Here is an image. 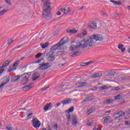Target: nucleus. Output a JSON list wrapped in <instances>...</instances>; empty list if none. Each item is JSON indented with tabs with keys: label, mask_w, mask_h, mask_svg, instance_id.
I'll return each instance as SVG.
<instances>
[{
	"label": "nucleus",
	"mask_w": 130,
	"mask_h": 130,
	"mask_svg": "<svg viewBox=\"0 0 130 130\" xmlns=\"http://www.w3.org/2000/svg\"><path fill=\"white\" fill-rule=\"evenodd\" d=\"M69 40H70V39L68 37L62 38L58 43L50 48L51 51L49 52V55L52 56L55 50H63V49H66L67 48L64 46V44H67Z\"/></svg>",
	"instance_id": "nucleus-1"
},
{
	"label": "nucleus",
	"mask_w": 130,
	"mask_h": 130,
	"mask_svg": "<svg viewBox=\"0 0 130 130\" xmlns=\"http://www.w3.org/2000/svg\"><path fill=\"white\" fill-rule=\"evenodd\" d=\"M50 2L47 0H44V6L43 7V17L45 18L46 20H50L52 18L50 13Z\"/></svg>",
	"instance_id": "nucleus-2"
},
{
	"label": "nucleus",
	"mask_w": 130,
	"mask_h": 130,
	"mask_svg": "<svg viewBox=\"0 0 130 130\" xmlns=\"http://www.w3.org/2000/svg\"><path fill=\"white\" fill-rule=\"evenodd\" d=\"M103 40V37L101 35H93L89 38L90 46H93V44L96 43L97 41H102Z\"/></svg>",
	"instance_id": "nucleus-3"
},
{
	"label": "nucleus",
	"mask_w": 130,
	"mask_h": 130,
	"mask_svg": "<svg viewBox=\"0 0 130 130\" xmlns=\"http://www.w3.org/2000/svg\"><path fill=\"white\" fill-rule=\"evenodd\" d=\"M90 38L87 39L86 41L83 40L81 42H79L77 43V45L78 47H81L82 49L86 48L88 47V45L89 47L93 46H90Z\"/></svg>",
	"instance_id": "nucleus-4"
},
{
	"label": "nucleus",
	"mask_w": 130,
	"mask_h": 130,
	"mask_svg": "<svg viewBox=\"0 0 130 130\" xmlns=\"http://www.w3.org/2000/svg\"><path fill=\"white\" fill-rule=\"evenodd\" d=\"M21 81L23 83L22 85H25L27 82H29V78H30V74L29 73H25L20 76Z\"/></svg>",
	"instance_id": "nucleus-5"
},
{
	"label": "nucleus",
	"mask_w": 130,
	"mask_h": 130,
	"mask_svg": "<svg viewBox=\"0 0 130 130\" xmlns=\"http://www.w3.org/2000/svg\"><path fill=\"white\" fill-rule=\"evenodd\" d=\"M51 66H52V63H45L41 65L38 69L42 71H45V70H47V69L50 68Z\"/></svg>",
	"instance_id": "nucleus-6"
},
{
	"label": "nucleus",
	"mask_w": 130,
	"mask_h": 130,
	"mask_svg": "<svg viewBox=\"0 0 130 130\" xmlns=\"http://www.w3.org/2000/svg\"><path fill=\"white\" fill-rule=\"evenodd\" d=\"M31 122H32L33 126L36 128H38V127H40V125H41V123H40V121L37 118L33 119Z\"/></svg>",
	"instance_id": "nucleus-7"
},
{
	"label": "nucleus",
	"mask_w": 130,
	"mask_h": 130,
	"mask_svg": "<svg viewBox=\"0 0 130 130\" xmlns=\"http://www.w3.org/2000/svg\"><path fill=\"white\" fill-rule=\"evenodd\" d=\"M71 101H72V100H66L62 101L61 102L56 104L54 106V107L55 108H57V107H58V106H59L60 104H63V105H66V104H69V103H71Z\"/></svg>",
	"instance_id": "nucleus-8"
},
{
	"label": "nucleus",
	"mask_w": 130,
	"mask_h": 130,
	"mask_svg": "<svg viewBox=\"0 0 130 130\" xmlns=\"http://www.w3.org/2000/svg\"><path fill=\"white\" fill-rule=\"evenodd\" d=\"M124 114V112H122L121 111H120L117 113H116L113 115V117L115 119L119 118L120 116H123V115Z\"/></svg>",
	"instance_id": "nucleus-9"
},
{
	"label": "nucleus",
	"mask_w": 130,
	"mask_h": 130,
	"mask_svg": "<svg viewBox=\"0 0 130 130\" xmlns=\"http://www.w3.org/2000/svg\"><path fill=\"white\" fill-rule=\"evenodd\" d=\"M40 77V74H39V73L37 72L34 73L32 77L33 82H34V81H36V80H37L38 79H39Z\"/></svg>",
	"instance_id": "nucleus-10"
},
{
	"label": "nucleus",
	"mask_w": 130,
	"mask_h": 130,
	"mask_svg": "<svg viewBox=\"0 0 130 130\" xmlns=\"http://www.w3.org/2000/svg\"><path fill=\"white\" fill-rule=\"evenodd\" d=\"M88 83L85 82H78L76 84H75V86H76L78 88H79L80 87H85V86H87Z\"/></svg>",
	"instance_id": "nucleus-11"
},
{
	"label": "nucleus",
	"mask_w": 130,
	"mask_h": 130,
	"mask_svg": "<svg viewBox=\"0 0 130 130\" xmlns=\"http://www.w3.org/2000/svg\"><path fill=\"white\" fill-rule=\"evenodd\" d=\"M51 105H52L51 103L46 104L44 107V110H45V111H47L48 109L49 110H51V109L52 108V107L51 106Z\"/></svg>",
	"instance_id": "nucleus-12"
},
{
	"label": "nucleus",
	"mask_w": 130,
	"mask_h": 130,
	"mask_svg": "<svg viewBox=\"0 0 130 130\" xmlns=\"http://www.w3.org/2000/svg\"><path fill=\"white\" fill-rule=\"evenodd\" d=\"M88 27L90 29H96L97 25L96 24V22L95 21H93L92 23L88 24Z\"/></svg>",
	"instance_id": "nucleus-13"
},
{
	"label": "nucleus",
	"mask_w": 130,
	"mask_h": 130,
	"mask_svg": "<svg viewBox=\"0 0 130 130\" xmlns=\"http://www.w3.org/2000/svg\"><path fill=\"white\" fill-rule=\"evenodd\" d=\"M78 118L76 115H73L72 116V123L74 125H77L78 123Z\"/></svg>",
	"instance_id": "nucleus-14"
},
{
	"label": "nucleus",
	"mask_w": 130,
	"mask_h": 130,
	"mask_svg": "<svg viewBox=\"0 0 130 130\" xmlns=\"http://www.w3.org/2000/svg\"><path fill=\"white\" fill-rule=\"evenodd\" d=\"M11 62V61H9V60H6L5 61L4 63L3 66H2L1 67V70H5V69H4V68H7V67H8L9 66V64H10V63Z\"/></svg>",
	"instance_id": "nucleus-15"
},
{
	"label": "nucleus",
	"mask_w": 130,
	"mask_h": 130,
	"mask_svg": "<svg viewBox=\"0 0 130 130\" xmlns=\"http://www.w3.org/2000/svg\"><path fill=\"white\" fill-rule=\"evenodd\" d=\"M33 85L32 83H31L28 85L25 86L24 87H23L22 88V91H28V90H30V89H31L32 88V85Z\"/></svg>",
	"instance_id": "nucleus-16"
},
{
	"label": "nucleus",
	"mask_w": 130,
	"mask_h": 130,
	"mask_svg": "<svg viewBox=\"0 0 130 130\" xmlns=\"http://www.w3.org/2000/svg\"><path fill=\"white\" fill-rule=\"evenodd\" d=\"M79 47H78L77 43L76 45L72 44L70 47V51H73V50H75V49H77V48H79Z\"/></svg>",
	"instance_id": "nucleus-17"
},
{
	"label": "nucleus",
	"mask_w": 130,
	"mask_h": 130,
	"mask_svg": "<svg viewBox=\"0 0 130 130\" xmlns=\"http://www.w3.org/2000/svg\"><path fill=\"white\" fill-rule=\"evenodd\" d=\"M20 78L21 76L20 75L14 76L13 78H12L11 82H17V81H19V80H20Z\"/></svg>",
	"instance_id": "nucleus-18"
},
{
	"label": "nucleus",
	"mask_w": 130,
	"mask_h": 130,
	"mask_svg": "<svg viewBox=\"0 0 130 130\" xmlns=\"http://www.w3.org/2000/svg\"><path fill=\"white\" fill-rule=\"evenodd\" d=\"M102 77V73H95L92 75V78L95 79L96 78H101Z\"/></svg>",
	"instance_id": "nucleus-19"
},
{
	"label": "nucleus",
	"mask_w": 130,
	"mask_h": 130,
	"mask_svg": "<svg viewBox=\"0 0 130 130\" xmlns=\"http://www.w3.org/2000/svg\"><path fill=\"white\" fill-rule=\"evenodd\" d=\"M67 33H72V34H75V33H77V32H78V30H76L75 28L74 29L68 28L67 29Z\"/></svg>",
	"instance_id": "nucleus-20"
},
{
	"label": "nucleus",
	"mask_w": 130,
	"mask_h": 130,
	"mask_svg": "<svg viewBox=\"0 0 130 130\" xmlns=\"http://www.w3.org/2000/svg\"><path fill=\"white\" fill-rule=\"evenodd\" d=\"M92 100H94V98L93 97H92V96H87L83 101V102H89V101H92Z\"/></svg>",
	"instance_id": "nucleus-21"
},
{
	"label": "nucleus",
	"mask_w": 130,
	"mask_h": 130,
	"mask_svg": "<svg viewBox=\"0 0 130 130\" xmlns=\"http://www.w3.org/2000/svg\"><path fill=\"white\" fill-rule=\"evenodd\" d=\"M92 62H93V61H89L87 62H82L80 64V67H87V66H89V64H90V63H92Z\"/></svg>",
	"instance_id": "nucleus-22"
},
{
	"label": "nucleus",
	"mask_w": 130,
	"mask_h": 130,
	"mask_svg": "<svg viewBox=\"0 0 130 130\" xmlns=\"http://www.w3.org/2000/svg\"><path fill=\"white\" fill-rule=\"evenodd\" d=\"M109 119H110V116H108L105 118H103V123H107L108 121H109Z\"/></svg>",
	"instance_id": "nucleus-23"
},
{
	"label": "nucleus",
	"mask_w": 130,
	"mask_h": 130,
	"mask_svg": "<svg viewBox=\"0 0 130 130\" xmlns=\"http://www.w3.org/2000/svg\"><path fill=\"white\" fill-rule=\"evenodd\" d=\"M49 44V43L47 42V43H44V44H43V43H41L40 45H41L42 48L44 49V48H46V47H48Z\"/></svg>",
	"instance_id": "nucleus-24"
},
{
	"label": "nucleus",
	"mask_w": 130,
	"mask_h": 130,
	"mask_svg": "<svg viewBox=\"0 0 130 130\" xmlns=\"http://www.w3.org/2000/svg\"><path fill=\"white\" fill-rule=\"evenodd\" d=\"M70 14L71 15V14H73V12L70 10V8L68 7L67 9H65V11L63 12V14Z\"/></svg>",
	"instance_id": "nucleus-25"
},
{
	"label": "nucleus",
	"mask_w": 130,
	"mask_h": 130,
	"mask_svg": "<svg viewBox=\"0 0 130 130\" xmlns=\"http://www.w3.org/2000/svg\"><path fill=\"white\" fill-rule=\"evenodd\" d=\"M114 101V100H112V99L106 100L105 101L104 104H109V103H112V102H113Z\"/></svg>",
	"instance_id": "nucleus-26"
},
{
	"label": "nucleus",
	"mask_w": 130,
	"mask_h": 130,
	"mask_svg": "<svg viewBox=\"0 0 130 130\" xmlns=\"http://www.w3.org/2000/svg\"><path fill=\"white\" fill-rule=\"evenodd\" d=\"M122 94H118L117 96H114V99L115 100H119V99H121L122 98Z\"/></svg>",
	"instance_id": "nucleus-27"
},
{
	"label": "nucleus",
	"mask_w": 130,
	"mask_h": 130,
	"mask_svg": "<svg viewBox=\"0 0 130 130\" xmlns=\"http://www.w3.org/2000/svg\"><path fill=\"white\" fill-rule=\"evenodd\" d=\"M55 59L54 56H50L47 58V60L49 61H53Z\"/></svg>",
	"instance_id": "nucleus-28"
},
{
	"label": "nucleus",
	"mask_w": 130,
	"mask_h": 130,
	"mask_svg": "<svg viewBox=\"0 0 130 130\" xmlns=\"http://www.w3.org/2000/svg\"><path fill=\"white\" fill-rule=\"evenodd\" d=\"M95 109H96L94 107H91L90 109L87 111V114H90V113H92V112H94Z\"/></svg>",
	"instance_id": "nucleus-29"
},
{
	"label": "nucleus",
	"mask_w": 130,
	"mask_h": 130,
	"mask_svg": "<svg viewBox=\"0 0 130 130\" xmlns=\"http://www.w3.org/2000/svg\"><path fill=\"white\" fill-rule=\"evenodd\" d=\"M80 54H81V52H74L72 55H70V56L75 57L76 56H78V55H80Z\"/></svg>",
	"instance_id": "nucleus-30"
},
{
	"label": "nucleus",
	"mask_w": 130,
	"mask_h": 130,
	"mask_svg": "<svg viewBox=\"0 0 130 130\" xmlns=\"http://www.w3.org/2000/svg\"><path fill=\"white\" fill-rule=\"evenodd\" d=\"M111 3H112L113 4H114L115 5H118V6H121L122 4L120 3V2H117V1H113L112 0L111 1Z\"/></svg>",
	"instance_id": "nucleus-31"
},
{
	"label": "nucleus",
	"mask_w": 130,
	"mask_h": 130,
	"mask_svg": "<svg viewBox=\"0 0 130 130\" xmlns=\"http://www.w3.org/2000/svg\"><path fill=\"white\" fill-rule=\"evenodd\" d=\"M8 11H9V9H4L2 11L0 12V16H3V15H4L5 13H7V12H8Z\"/></svg>",
	"instance_id": "nucleus-32"
},
{
	"label": "nucleus",
	"mask_w": 130,
	"mask_h": 130,
	"mask_svg": "<svg viewBox=\"0 0 130 130\" xmlns=\"http://www.w3.org/2000/svg\"><path fill=\"white\" fill-rule=\"evenodd\" d=\"M6 82H5V84H7L9 82H10V76H5V77Z\"/></svg>",
	"instance_id": "nucleus-33"
},
{
	"label": "nucleus",
	"mask_w": 130,
	"mask_h": 130,
	"mask_svg": "<svg viewBox=\"0 0 130 130\" xmlns=\"http://www.w3.org/2000/svg\"><path fill=\"white\" fill-rule=\"evenodd\" d=\"M19 63H20V60H17L16 61V62L13 64V68H15V67H17V66H19Z\"/></svg>",
	"instance_id": "nucleus-34"
},
{
	"label": "nucleus",
	"mask_w": 130,
	"mask_h": 130,
	"mask_svg": "<svg viewBox=\"0 0 130 130\" xmlns=\"http://www.w3.org/2000/svg\"><path fill=\"white\" fill-rule=\"evenodd\" d=\"M101 14L102 16H104V17H107V14H106V11L105 10L102 11Z\"/></svg>",
	"instance_id": "nucleus-35"
},
{
	"label": "nucleus",
	"mask_w": 130,
	"mask_h": 130,
	"mask_svg": "<svg viewBox=\"0 0 130 130\" xmlns=\"http://www.w3.org/2000/svg\"><path fill=\"white\" fill-rule=\"evenodd\" d=\"M52 127L53 128V129L57 130V128L58 127V125H57V123H55L53 125Z\"/></svg>",
	"instance_id": "nucleus-36"
},
{
	"label": "nucleus",
	"mask_w": 130,
	"mask_h": 130,
	"mask_svg": "<svg viewBox=\"0 0 130 130\" xmlns=\"http://www.w3.org/2000/svg\"><path fill=\"white\" fill-rule=\"evenodd\" d=\"M105 89H107V85H104L103 86H101L100 87V90H105Z\"/></svg>",
	"instance_id": "nucleus-37"
},
{
	"label": "nucleus",
	"mask_w": 130,
	"mask_h": 130,
	"mask_svg": "<svg viewBox=\"0 0 130 130\" xmlns=\"http://www.w3.org/2000/svg\"><path fill=\"white\" fill-rule=\"evenodd\" d=\"M63 53H64V51H60L57 53V55H61V54H63Z\"/></svg>",
	"instance_id": "nucleus-38"
},
{
	"label": "nucleus",
	"mask_w": 130,
	"mask_h": 130,
	"mask_svg": "<svg viewBox=\"0 0 130 130\" xmlns=\"http://www.w3.org/2000/svg\"><path fill=\"white\" fill-rule=\"evenodd\" d=\"M41 55H42V54L41 53H38L36 55L35 57L36 58H39V57H40Z\"/></svg>",
	"instance_id": "nucleus-39"
},
{
	"label": "nucleus",
	"mask_w": 130,
	"mask_h": 130,
	"mask_svg": "<svg viewBox=\"0 0 130 130\" xmlns=\"http://www.w3.org/2000/svg\"><path fill=\"white\" fill-rule=\"evenodd\" d=\"M118 79L119 81H124L125 80V78L124 77H118Z\"/></svg>",
	"instance_id": "nucleus-40"
},
{
	"label": "nucleus",
	"mask_w": 130,
	"mask_h": 130,
	"mask_svg": "<svg viewBox=\"0 0 130 130\" xmlns=\"http://www.w3.org/2000/svg\"><path fill=\"white\" fill-rule=\"evenodd\" d=\"M75 109V108L74 107H72L70 109H69V113L70 112H74V110Z\"/></svg>",
	"instance_id": "nucleus-41"
},
{
	"label": "nucleus",
	"mask_w": 130,
	"mask_h": 130,
	"mask_svg": "<svg viewBox=\"0 0 130 130\" xmlns=\"http://www.w3.org/2000/svg\"><path fill=\"white\" fill-rule=\"evenodd\" d=\"M67 117L69 119V121H71V114H70V113H67Z\"/></svg>",
	"instance_id": "nucleus-42"
},
{
	"label": "nucleus",
	"mask_w": 130,
	"mask_h": 130,
	"mask_svg": "<svg viewBox=\"0 0 130 130\" xmlns=\"http://www.w3.org/2000/svg\"><path fill=\"white\" fill-rule=\"evenodd\" d=\"M6 129L7 130H13V128L11 126H10V125H8L7 126H6Z\"/></svg>",
	"instance_id": "nucleus-43"
},
{
	"label": "nucleus",
	"mask_w": 130,
	"mask_h": 130,
	"mask_svg": "<svg viewBox=\"0 0 130 130\" xmlns=\"http://www.w3.org/2000/svg\"><path fill=\"white\" fill-rule=\"evenodd\" d=\"M123 46H124L123 45H122L121 44H119L118 46V48L121 50L123 48Z\"/></svg>",
	"instance_id": "nucleus-44"
},
{
	"label": "nucleus",
	"mask_w": 130,
	"mask_h": 130,
	"mask_svg": "<svg viewBox=\"0 0 130 130\" xmlns=\"http://www.w3.org/2000/svg\"><path fill=\"white\" fill-rule=\"evenodd\" d=\"M15 70H16V68H13V69H9L8 70V73H11V72H14V71H15Z\"/></svg>",
	"instance_id": "nucleus-45"
},
{
	"label": "nucleus",
	"mask_w": 130,
	"mask_h": 130,
	"mask_svg": "<svg viewBox=\"0 0 130 130\" xmlns=\"http://www.w3.org/2000/svg\"><path fill=\"white\" fill-rule=\"evenodd\" d=\"M119 90H120V88L118 86L113 88V91H119Z\"/></svg>",
	"instance_id": "nucleus-46"
},
{
	"label": "nucleus",
	"mask_w": 130,
	"mask_h": 130,
	"mask_svg": "<svg viewBox=\"0 0 130 130\" xmlns=\"http://www.w3.org/2000/svg\"><path fill=\"white\" fill-rule=\"evenodd\" d=\"M5 2L7 4V5H9V6H11V5H12V3H11V1H10V0H5Z\"/></svg>",
	"instance_id": "nucleus-47"
},
{
	"label": "nucleus",
	"mask_w": 130,
	"mask_h": 130,
	"mask_svg": "<svg viewBox=\"0 0 130 130\" xmlns=\"http://www.w3.org/2000/svg\"><path fill=\"white\" fill-rule=\"evenodd\" d=\"M5 85H7V84H6L5 83H3L0 85V89H2V88H4V86H5Z\"/></svg>",
	"instance_id": "nucleus-48"
},
{
	"label": "nucleus",
	"mask_w": 130,
	"mask_h": 130,
	"mask_svg": "<svg viewBox=\"0 0 130 130\" xmlns=\"http://www.w3.org/2000/svg\"><path fill=\"white\" fill-rule=\"evenodd\" d=\"M12 43H13V40H9L8 42V45H10V44H12Z\"/></svg>",
	"instance_id": "nucleus-49"
},
{
	"label": "nucleus",
	"mask_w": 130,
	"mask_h": 130,
	"mask_svg": "<svg viewBox=\"0 0 130 130\" xmlns=\"http://www.w3.org/2000/svg\"><path fill=\"white\" fill-rule=\"evenodd\" d=\"M108 74L109 76H114V73L113 72H109Z\"/></svg>",
	"instance_id": "nucleus-50"
},
{
	"label": "nucleus",
	"mask_w": 130,
	"mask_h": 130,
	"mask_svg": "<svg viewBox=\"0 0 130 130\" xmlns=\"http://www.w3.org/2000/svg\"><path fill=\"white\" fill-rule=\"evenodd\" d=\"M92 124H93V123L92 122H89L87 123L86 125L88 126H91V125H92Z\"/></svg>",
	"instance_id": "nucleus-51"
},
{
	"label": "nucleus",
	"mask_w": 130,
	"mask_h": 130,
	"mask_svg": "<svg viewBox=\"0 0 130 130\" xmlns=\"http://www.w3.org/2000/svg\"><path fill=\"white\" fill-rule=\"evenodd\" d=\"M42 60H43V58H42L41 59L38 60V61H37L36 62V63H39L40 62H41Z\"/></svg>",
	"instance_id": "nucleus-52"
},
{
	"label": "nucleus",
	"mask_w": 130,
	"mask_h": 130,
	"mask_svg": "<svg viewBox=\"0 0 130 130\" xmlns=\"http://www.w3.org/2000/svg\"><path fill=\"white\" fill-rule=\"evenodd\" d=\"M48 88H49V87H44L43 88H42V91H45V90H47V89H48Z\"/></svg>",
	"instance_id": "nucleus-53"
},
{
	"label": "nucleus",
	"mask_w": 130,
	"mask_h": 130,
	"mask_svg": "<svg viewBox=\"0 0 130 130\" xmlns=\"http://www.w3.org/2000/svg\"><path fill=\"white\" fill-rule=\"evenodd\" d=\"M87 31L86 30H83V31L82 32V34L83 35L85 36V35H87Z\"/></svg>",
	"instance_id": "nucleus-54"
},
{
	"label": "nucleus",
	"mask_w": 130,
	"mask_h": 130,
	"mask_svg": "<svg viewBox=\"0 0 130 130\" xmlns=\"http://www.w3.org/2000/svg\"><path fill=\"white\" fill-rule=\"evenodd\" d=\"M32 115H33V113H31L29 114L28 116H27V118H29L30 116H32Z\"/></svg>",
	"instance_id": "nucleus-55"
},
{
	"label": "nucleus",
	"mask_w": 130,
	"mask_h": 130,
	"mask_svg": "<svg viewBox=\"0 0 130 130\" xmlns=\"http://www.w3.org/2000/svg\"><path fill=\"white\" fill-rule=\"evenodd\" d=\"M60 11H61V13H63H63H64L65 11H66V9L62 8L60 9Z\"/></svg>",
	"instance_id": "nucleus-56"
},
{
	"label": "nucleus",
	"mask_w": 130,
	"mask_h": 130,
	"mask_svg": "<svg viewBox=\"0 0 130 130\" xmlns=\"http://www.w3.org/2000/svg\"><path fill=\"white\" fill-rule=\"evenodd\" d=\"M97 89H98V88L96 87H93L92 89V91H96V90H97Z\"/></svg>",
	"instance_id": "nucleus-57"
},
{
	"label": "nucleus",
	"mask_w": 130,
	"mask_h": 130,
	"mask_svg": "<svg viewBox=\"0 0 130 130\" xmlns=\"http://www.w3.org/2000/svg\"><path fill=\"white\" fill-rule=\"evenodd\" d=\"M66 64V63H62V64H59L58 67H63V66Z\"/></svg>",
	"instance_id": "nucleus-58"
},
{
	"label": "nucleus",
	"mask_w": 130,
	"mask_h": 130,
	"mask_svg": "<svg viewBox=\"0 0 130 130\" xmlns=\"http://www.w3.org/2000/svg\"><path fill=\"white\" fill-rule=\"evenodd\" d=\"M122 52H124L125 51V48H123L122 49H121Z\"/></svg>",
	"instance_id": "nucleus-59"
},
{
	"label": "nucleus",
	"mask_w": 130,
	"mask_h": 130,
	"mask_svg": "<svg viewBox=\"0 0 130 130\" xmlns=\"http://www.w3.org/2000/svg\"><path fill=\"white\" fill-rule=\"evenodd\" d=\"M61 14V13H60V12H58L57 13V15L58 16H60Z\"/></svg>",
	"instance_id": "nucleus-60"
},
{
	"label": "nucleus",
	"mask_w": 130,
	"mask_h": 130,
	"mask_svg": "<svg viewBox=\"0 0 130 130\" xmlns=\"http://www.w3.org/2000/svg\"><path fill=\"white\" fill-rule=\"evenodd\" d=\"M48 130H52V129H51V128L50 127V125H49V126H48Z\"/></svg>",
	"instance_id": "nucleus-61"
},
{
	"label": "nucleus",
	"mask_w": 130,
	"mask_h": 130,
	"mask_svg": "<svg viewBox=\"0 0 130 130\" xmlns=\"http://www.w3.org/2000/svg\"><path fill=\"white\" fill-rule=\"evenodd\" d=\"M128 53H130V46L128 48Z\"/></svg>",
	"instance_id": "nucleus-62"
},
{
	"label": "nucleus",
	"mask_w": 130,
	"mask_h": 130,
	"mask_svg": "<svg viewBox=\"0 0 130 130\" xmlns=\"http://www.w3.org/2000/svg\"><path fill=\"white\" fill-rule=\"evenodd\" d=\"M125 124H128V121H126L125 122Z\"/></svg>",
	"instance_id": "nucleus-63"
},
{
	"label": "nucleus",
	"mask_w": 130,
	"mask_h": 130,
	"mask_svg": "<svg viewBox=\"0 0 130 130\" xmlns=\"http://www.w3.org/2000/svg\"><path fill=\"white\" fill-rule=\"evenodd\" d=\"M127 112L128 114H130V109Z\"/></svg>",
	"instance_id": "nucleus-64"
}]
</instances>
